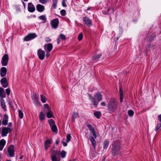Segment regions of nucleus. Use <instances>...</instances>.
I'll return each instance as SVG.
<instances>
[{
    "mask_svg": "<svg viewBox=\"0 0 161 161\" xmlns=\"http://www.w3.org/2000/svg\"><path fill=\"white\" fill-rule=\"evenodd\" d=\"M112 149L111 153L114 156L120 154L121 153V147L120 142L119 140H114L111 145Z\"/></svg>",
    "mask_w": 161,
    "mask_h": 161,
    "instance_id": "nucleus-1",
    "label": "nucleus"
},
{
    "mask_svg": "<svg viewBox=\"0 0 161 161\" xmlns=\"http://www.w3.org/2000/svg\"><path fill=\"white\" fill-rule=\"evenodd\" d=\"M89 100L95 107L97 108L99 103L103 99V96L99 92L96 93L94 97H92L91 94H88Z\"/></svg>",
    "mask_w": 161,
    "mask_h": 161,
    "instance_id": "nucleus-2",
    "label": "nucleus"
},
{
    "mask_svg": "<svg viewBox=\"0 0 161 161\" xmlns=\"http://www.w3.org/2000/svg\"><path fill=\"white\" fill-rule=\"evenodd\" d=\"M118 102L115 99L111 98L108 102L107 105V108L108 112L112 113L114 112L118 108Z\"/></svg>",
    "mask_w": 161,
    "mask_h": 161,
    "instance_id": "nucleus-3",
    "label": "nucleus"
},
{
    "mask_svg": "<svg viewBox=\"0 0 161 161\" xmlns=\"http://www.w3.org/2000/svg\"><path fill=\"white\" fill-rule=\"evenodd\" d=\"M87 127L91 133V134L92 135V136L90 137V140L92 142L93 147L95 149L96 147V142L95 139L97 137V133L94 127L91 125H87Z\"/></svg>",
    "mask_w": 161,
    "mask_h": 161,
    "instance_id": "nucleus-4",
    "label": "nucleus"
},
{
    "mask_svg": "<svg viewBox=\"0 0 161 161\" xmlns=\"http://www.w3.org/2000/svg\"><path fill=\"white\" fill-rule=\"evenodd\" d=\"M12 130L11 128L7 127H4L2 128L1 135L3 137L6 136L7 134L11 132Z\"/></svg>",
    "mask_w": 161,
    "mask_h": 161,
    "instance_id": "nucleus-5",
    "label": "nucleus"
},
{
    "mask_svg": "<svg viewBox=\"0 0 161 161\" xmlns=\"http://www.w3.org/2000/svg\"><path fill=\"white\" fill-rule=\"evenodd\" d=\"M37 36L35 33H30L24 37V40L26 41H28L36 38Z\"/></svg>",
    "mask_w": 161,
    "mask_h": 161,
    "instance_id": "nucleus-6",
    "label": "nucleus"
},
{
    "mask_svg": "<svg viewBox=\"0 0 161 161\" xmlns=\"http://www.w3.org/2000/svg\"><path fill=\"white\" fill-rule=\"evenodd\" d=\"M8 155L9 157H13L14 156V145H11L8 147Z\"/></svg>",
    "mask_w": 161,
    "mask_h": 161,
    "instance_id": "nucleus-7",
    "label": "nucleus"
},
{
    "mask_svg": "<svg viewBox=\"0 0 161 161\" xmlns=\"http://www.w3.org/2000/svg\"><path fill=\"white\" fill-rule=\"evenodd\" d=\"M8 54H4L3 57L1 62L2 66H7L8 61Z\"/></svg>",
    "mask_w": 161,
    "mask_h": 161,
    "instance_id": "nucleus-8",
    "label": "nucleus"
},
{
    "mask_svg": "<svg viewBox=\"0 0 161 161\" xmlns=\"http://www.w3.org/2000/svg\"><path fill=\"white\" fill-rule=\"evenodd\" d=\"M37 54L39 59L43 60L45 58V53L44 51L40 48L37 50Z\"/></svg>",
    "mask_w": 161,
    "mask_h": 161,
    "instance_id": "nucleus-9",
    "label": "nucleus"
},
{
    "mask_svg": "<svg viewBox=\"0 0 161 161\" xmlns=\"http://www.w3.org/2000/svg\"><path fill=\"white\" fill-rule=\"evenodd\" d=\"M52 27L54 29H56L59 24V21L58 18H55L51 21Z\"/></svg>",
    "mask_w": 161,
    "mask_h": 161,
    "instance_id": "nucleus-10",
    "label": "nucleus"
},
{
    "mask_svg": "<svg viewBox=\"0 0 161 161\" xmlns=\"http://www.w3.org/2000/svg\"><path fill=\"white\" fill-rule=\"evenodd\" d=\"M84 24L88 26H91L92 25L91 20L88 17L86 16L83 18Z\"/></svg>",
    "mask_w": 161,
    "mask_h": 161,
    "instance_id": "nucleus-11",
    "label": "nucleus"
},
{
    "mask_svg": "<svg viewBox=\"0 0 161 161\" xmlns=\"http://www.w3.org/2000/svg\"><path fill=\"white\" fill-rule=\"evenodd\" d=\"M44 49L46 52H50L53 48V45L52 43L46 44L44 46Z\"/></svg>",
    "mask_w": 161,
    "mask_h": 161,
    "instance_id": "nucleus-12",
    "label": "nucleus"
},
{
    "mask_svg": "<svg viewBox=\"0 0 161 161\" xmlns=\"http://www.w3.org/2000/svg\"><path fill=\"white\" fill-rule=\"evenodd\" d=\"M27 9L28 11L31 13H33L35 10V8L34 6L31 3H28Z\"/></svg>",
    "mask_w": 161,
    "mask_h": 161,
    "instance_id": "nucleus-13",
    "label": "nucleus"
},
{
    "mask_svg": "<svg viewBox=\"0 0 161 161\" xmlns=\"http://www.w3.org/2000/svg\"><path fill=\"white\" fill-rule=\"evenodd\" d=\"M155 35L153 32H151L148 34L147 37V41L148 42H151L153 41L154 37Z\"/></svg>",
    "mask_w": 161,
    "mask_h": 161,
    "instance_id": "nucleus-14",
    "label": "nucleus"
},
{
    "mask_svg": "<svg viewBox=\"0 0 161 161\" xmlns=\"http://www.w3.org/2000/svg\"><path fill=\"white\" fill-rule=\"evenodd\" d=\"M8 115L6 114H4L3 117L2 124L4 125H6L8 124Z\"/></svg>",
    "mask_w": 161,
    "mask_h": 161,
    "instance_id": "nucleus-15",
    "label": "nucleus"
},
{
    "mask_svg": "<svg viewBox=\"0 0 161 161\" xmlns=\"http://www.w3.org/2000/svg\"><path fill=\"white\" fill-rule=\"evenodd\" d=\"M51 143V140L47 139L44 143V150H47L49 147V145Z\"/></svg>",
    "mask_w": 161,
    "mask_h": 161,
    "instance_id": "nucleus-16",
    "label": "nucleus"
},
{
    "mask_svg": "<svg viewBox=\"0 0 161 161\" xmlns=\"http://www.w3.org/2000/svg\"><path fill=\"white\" fill-rule=\"evenodd\" d=\"M7 69L5 67H2L0 69V75L1 77H4L6 75Z\"/></svg>",
    "mask_w": 161,
    "mask_h": 161,
    "instance_id": "nucleus-17",
    "label": "nucleus"
},
{
    "mask_svg": "<svg viewBox=\"0 0 161 161\" xmlns=\"http://www.w3.org/2000/svg\"><path fill=\"white\" fill-rule=\"evenodd\" d=\"M36 10L39 12H43L45 9L44 6L40 4H38L36 6Z\"/></svg>",
    "mask_w": 161,
    "mask_h": 161,
    "instance_id": "nucleus-18",
    "label": "nucleus"
},
{
    "mask_svg": "<svg viewBox=\"0 0 161 161\" xmlns=\"http://www.w3.org/2000/svg\"><path fill=\"white\" fill-rule=\"evenodd\" d=\"M6 143V142L4 139L0 141V151H2Z\"/></svg>",
    "mask_w": 161,
    "mask_h": 161,
    "instance_id": "nucleus-19",
    "label": "nucleus"
},
{
    "mask_svg": "<svg viewBox=\"0 0 161 161\" xmlns=\"http://www.w3.org/2000/svg\"><path fill=\"white\" fill-rule=\"evenodd\" d=\"M119 92L120 94V101L121 103H122L123 102V94L122 87H120Z\"/></svg>",
    "mask_w": 161,
    "mask_h": 161,
    "instance_id": "nucleus-20",
    "label": "nucleus"
},
{
    "mask_svg": "<svg viewBox=\"0 0 161 161\" xmlns=\"http://www.w3.org/2000/svg\"><path fill=\"white\" fill-rule=\"evenodd\" d=\"M102 54L99 53L98 54H96L92 57V60L93 61H97L101 56Z\"/></svg>",
    "mask_w": 161,
    "mask_h": 161,
    "instance_id": "nucleus-21",
    "label": "nucleus"
},
{
    "mask_svg": "<svg viewBox=\"0 0 161 161\" xmlns=\"http://www.w3.org/2000/svg\"><path fill=\"white\" fill-rule=\"evenodd\" d=\"M47 113V116L48 118L53 117V114L51 109H49Z\"/></svg>",
    "mask_w": 161,
    "mask_h": 161,
    "instance_id": "nucleus-22",
    "label": "nucleus"
},
{
    "mask_svg": "<svg viewBox=\"0 0 161 161\" xmlns=\"http://www.w3.org/2000/svg\"><path fill=\"white\" fill-rule=\"evenodd\" d=\"M109 142L108 141L105 140L104 141L103 145V149H107L108 147V146L109 145Z\"/></svg>",
    "mask_w": 161,
    "mask_h": 161,
    "instance_id": "nucleus-23",
    "label": "nucleus"
},
{
    "mask_svg": "<svg viewBox=\"0 0 161 161\" xmlns=\"http://www.w3.org/2000/svg\"><path fill=\"white\" fill-rule=\"evenodd\" d=\"M1 105L2 108L4 109L6 108V106L4 100L3 98H1Z\"/></svg>",
    "mask_w": 161,
    "mask_h": 161,
    "instance_id": "nucleus-24",
    "label": "nucleus"
},
{
    "mask_svg": "<svg viewBox=\"0 0 161 161\" xmlns=\"http://www.w3.org/2000/svg\"><path fill=\"white\" fill-rule=\"evenodd\" d=\"M94 115L95 116L97 119L100 118L101 115V113L99 111H96L94 113Z\"/></svg>",
    "mask_w": 161,
    "mask_h": 161,
    "instance_id": "nucleus-25",
    "label": "nucleus"
},
{
    "mask_svg": "<svg viewBox=\"0 0 161 161\" xmlns=\"http://www.w3.org/2000/svg\"><path fill=\"white\" fill-rule=\"evenodd\" d=\"M39 119L41 120H43L45 119V116L42 112H41L39 115Z\"/></svg>",
    "mask_w": 161,
    "mask_h": 161,
    "instance_id": "nucleus-26",
    "label": "nucleus"
},
{
    "mask_svg": "<svg viewBox=\"0 0 161 161\" xmlns=\"http://www.w3.org/2000/svg\"><path fill=\"white\" fill-rule=\"evenodd\" d=\"M48 121L50 127L55 125L54 121L52 119H48Z\"/></svg>",
    "mask_w": 161,
    "mask_h": 161,
    "instance_id": "nucleus-27",
    "label": "nucleus"
},
{
    "mask_svg": "<svg viewBox=\"0 0 161 161\" xmlns=\"http://www.w3.org/2000/svg\"><path fill=\"white\" fill-rule=\"evenodd\" d=\"M78 115V113L77 112H74L73 113L72 119H73V122H74L75 119H76Z\"/></svg>",
    "mask_w": 161,
    "mask_h": 161,
    "instance_id": "nucleus-28",
    "label": "nucleus"
},
{
    "mask_svg": "<svg viewBox=\"0 0 161 161\" xmlns=\"http://www.w3.org/2000/svg\"><path fill=\"white\" fill-rule=\"evenodd\" d=\"M58 2L57 0H53V5L52 8L53 9H55L57 7V4Z\"/></svg>",
    "mask_w": 161,
    "mask_h": 161,
    "instance_id": "nucleus-29",
    "label": "nucleus"
},
{
    "mask_svg": "<svg viewBox=\"0 0 161 161\" xmlns=\"http://www.w3.org/2000/svg\"><path fill=\"white\" fill-rule=\"evenodd\" d=\"M52 161H60L59 158H57L56 156L52 155L51 158Z\"/></svg>",
    "mask_w": 161,
    "mask_h": 161,
    "instance_id": "nucleus-30",
    "label": "nucleus"
},
{
    "mask_svg": "<svg viewBox=\"0 0 161 161\" xmlns=\"http://www.w3.org/2000/svg\"><path fill=\"white\" fill-rule=\"evenodd\" d=\"M39 18L40 19L43 20L44 21L43 23H45L46 22V21L47 19L45 15H42L41 16H40L39 17Z\"/></svg>",
    "mask_w": 161,
    "mask_h": 161,
    "instance_id": "nucleus-31",
    "label": "nucleus"
},
{
    "mask_svg": "<svg viewBox=\"0 0 161 161\" xmlns=\"http://www.w3.org/2000/svg\"><path fill=\"white\" fill-rule=\"evenodd\" d=\"M52 130L53 132H56L57 131V129L56 125H55L50 127Z\"/></svg>",
    "mask_w": 161,
    "mask_h": 161,
    "instance_id": "nucleus-32",
    "label": "nucleus"
},
{
    "mask_svg": "<svg viewBox=\"0 0 161 161\" xmlns=\"http://www.w3.org/2000/svg\"><path fill=\"white\" fill-rule=\"evenodd\" d=\"M19 118L20 119H22L23 118V113L21 110H19Z\"/></svg>",
    "mask_w": 161,
    "mask_h": 161,
    "instance_id": "nucleus-33",
    "label": "nucleus"
},
{
    "mask_svg": "<svg viewBox=\"0 0 161 161\" xmlns=\"http://www.w3.org/2000/svg\"><path fill=\"white\" fill-rule=\"evenodd\" d=\"M44 107L45 109H46V110H44V112H46V111L47 110H49V109H50V108H49V105L47 104H45L44 105Z\"/></svg>",
    "mask_w": 161,
    "mask_h": 161,
    "instance_id": "nucleus-34",
    "label": "nucleus"
},
{
    "mask_svg": "<svg viewBox=\"0 0 161 161\" xmlns=\"http://www.w3.org/2000/svg\"><path fill=\"white\" fill-rule=\"evenodd\" d=\"M66 155V152L62 150L61 154V157L62 158H64L65 157Z\"/></svg>",
    "mask_w": 161,
    "mask_h": 161,
    "instance_id": "nucleus-35",
    "label": "nucleus"
},
{
    "mask_svg": "<svg viewBox=\"0 0 161 161\" xmlns=\"http://www.w3.org/2000/svg\"><path fill=\"white\" fill-rule=\"evenodd\" d=\"M41 100L43 103H45L46 102V98L43 95H41Z\"/></svg>",
    "mask_w": 161,
    "mask_h": 161,
    "instance_id": "nucleus-36",
    "label": "nucleus"
},
{
    "mask_svg": "<svg viewBox=\"0 0 161 161\" xmlns=\"http://www.w3.org/2000/svg\"><path fill=\"white\" fill-rule=\"evenodd\" d=\"M161 126V123L159 122L155 128V131L157 132Z\"/></svg>",
    "mask_w": 161,
    "mask_h": 161,
    "instance_id": "nucleus-37",
    "label": "nucleus"
},
{
    "mask_svg": "<svg viewBox=\"0 0 161 161\" xmlns=\"http://www.w3.org/2000/svg\"><path fill=\"white\" fill-rule=\"evenodd\" d=\"M0 82L1 84H3L7 82L6 78L4 77L3 78L0 80Z\"/></svg>",
    "mask_w": 161,
    "mask_h": 161,
    "instance_id": "nucleus-38",
    "label": "nucleus"
},
{
    "mask_svg": "<svg viewBox=\"0 0 161 161\" xmlns=\"http://www.w3.org/2000/svg\"><path fill=\"white\" fill-rule=\"evenodd\" d=\"M83 35L82 33H80L78 35V39L79 41H80L82 40L83 38Z\"/></svg>",
    "mask_w": 161,
    "mask_h": 161,
    "instance_id": "nucleus-39",
    "label": "nucleus"
},
{
    "mask_svg": "<svg viewBox=\"0 0 161 161\" xmlns=\"http://www.w3.org/2000/svg\"><path fill=\"white\" fill-rule=\"evenodd\" d=\"M71 136L70 134H68L66 137L67 142H69L71 140Z\"/></svg>",
    "mask_w": 161,
    "mask_h": 161,
    "instance_id": "nucleus-40",
    "label": "nucleus"
},
{
    "mask_svg": "<svg viewBox=\"0 0 161 161\" xmlns=\"http://www.w3.org/2000/svg\"><path fill=\"white\" fill-rule=\"evenodd\" d=\"M134 114V112L132 110H130L128 111V114L130 116H132Z\"/></svg>",
    "mask_w": 161,
    "mask_h": 161,
    "instance_id": "nucleus-41",
    "label": "nucleus"
},
{
    "mask_svg": "<svg viewBox=\"0 0 161 161\" xmlns=\"http://www.w3.org/2000/svg\"><path fill=\"white\" fill-rule=\"evenodd\" d=\"M61 14L63 16H64L66 14V11L64 9H62L60 11Z\"/></svg>",
    "mask_w": 161,
    "mask_h": 161,
    "instance_id": "nucleus-42",
    "label": "nucleus"
},
{
    "mask_svg": "<svg viewBox=\"0 0 161 161\" xmlns=\"http://www.w3.org/2000/svg\"><path fill=\"white\" fill-rule=\"evenodd\" d=\"M59 38L62 40H65V36L63 34H61L60 35Z\"/></svg>",
    "mask_w": 161,
    "mask_h": 161,
    "instance_id": "nucleus-43",
    "label": "nucleus"
},
{
    "mask_svg": "<svg viewBox=\"0 0 161 161\" xmlns=\"http://www.w3.org/2000/svg\"><path fill=\"white\" fill-rule=\"evenodd\" d=\"M62 5L64 7H67V5L66 4L65 0H63L62 3Z\"/></svg>",
    "mask_w": 161,
    "mask_h": 161,
    "instance_id": "nucleus-44",
    "label": "nucleus"
},
{
    "mask_svg": "<svg viewBox=\"0 0 161 161\" xmlns=\"http://www.w3.org/2000/svg\"><path fill=\"white\" fill-rule=\"evenodd\" d=\"M45 41L46 42H50L51 41V39L49 37H46L45 38Z\"/></svg>",
    "mask_w": 161,
    "mask_h": 161,
    "instance_id": "nucleus-45",
    "label": "nucleus"
},
{
    "mask_svg": "<svg viewBox=\"0 0 161 161\" xmlns=\"http://www.w3.org/2000/svg\"><path fill=\"white\" fill-rule=\"evenodd\" d=\"M57 152V151L55 150H53L52 151V155H54V156H56V155L58 154Z\"/></svg>",
    "mask_w": 161,
    "mask_h": 161,
    "instance_id": "nucleus-46",
    "label": "nucleus"
},
{
    "mask_svg": "<svg viewBox=\"0 0 161 161\" xmlns=\"http://www.w3.org/2000/svg\"><path fill=\"white\" fill-rule=\"evenodd\" d=\"M3 87L4 88L7 87L8 86V83L7 82L1 84Z\"/></svg>",
    "mask_w": 161,
    "mask_h": 161,
    "instance_id": "nucleus-47",
    "label": "nucleus"
},
{
    "mask_svg": "<svg viewBox=\"0 0 161 161\" xmlns=\"http://www.w3.org/2000/svg\"><path fill=\"white\" fill-rule=\"evenodd\" d=\"M40 2L44 4L47 2L48 0H39Z\"/></svg>",
    "mask_w": 161,
    "mask_h": 161,
    "instance_id": "nucleus-48",
    "label": "nucleus"
},
{
    "mask_svg": "<svg viewBox=\"0 0 161 161\" xmlns=\"http://www.w3.org/2000/svg\"><path fill=\"white\" fill-rule=\"evenodd\" d=\"M6 92L7 95L9 96L10 95V90L9 88H7L6 89Z\"/></svg>",
    "mask_w": 161,
    "mask_h": 161,
    "instance_id": "nucleus-49",
    "label": "nucleus"
},
{
    "mask_svg": "<svg viewBox=\"0 0 161 161\" xmlns=\"http://www.w3.org/2000/svg\"><path fill=\"white\" fill-rule=\"evenodd\" d=\"M0 97L1 98H5L6 97L5 93L4 92L2 94H0Z\"/></svg>",
    "mask_w": 161,
    "mask_h": 161,
    "instance_id": "nucleus-50",
    "label": "nucleus"
},
{
    "mask_svg": "<svg viewBox=\"0 0 161 161\" xmlns=\"http://www.w3.org/2000/svg\"><path fill=\"white\" fill-rule=\"evenodd\" d=\"M111 8H108L107 10V12L106 14H110L111 13Z\"/></svg>",
    "mask_w": 161,
    "mask_h": 161,
    "instance_id": "nucleus-51",
    "label": "nucleus"
},
{
    "mask_svg": "<svg viewBox=\"0 0 161 161\" xmlns=\"http://www.w3.org/2000/svg\"><path fill=\"white\" fill-rule=\"evenodd\" d=\"M5 92L3 89L2 87L0 88V94Z\"/></svg>",
    "mask_w": 161,
    "mask_h": 161,
    "instance_id": "nucleus-52",
    "label": "nucleus"
},
{
    "mask_svg": "<svg viewBox=\"0 0 161 161\" xmlns=\"http://www.w3.org/2000/svg\"><path fill=\"white\" fill-rule=\"evenodd\" d=\"M59 142V138H58L55 141V143L57 144H58Z\"/></svg>",
    "mask_w": 161,
    "mask_h": 161,
    "instance_id": "nucleus-53",
    "label": "nucleus"
},
{
    "mask_svg": "<svg viewBox=\"0 0 161 161\" xmlns=\"http://www.w3.org/2000/svg\"><path fill=\"white\" fill-rule=\"evenodd\" d=\"M158 118L160 123H161V114L158 115Z\"/></svg>",
    "mask_w": 161,
    "mask_h": 161,
    "instance_id": "nucleus-54",
    "label": "nucleus"
},
{
    "mask_svg": "<svg viewBox=\"0 0 161 161\" xmlns=\"http://www.w3.org/2000/svg\"><path fill=\"white\" fill-rule=\"evenodd\" d=\"M101 105L102 106H105L106 105V103L104 102H102L101 103Z\"/></svg>",
    "mask_w": 161,
    "mask_h": 161,
    "instance_id": "nucleus-55",
    "label": "nucleus"
},
{
    "mask_svg": "<svg viewBox=\"0 0 161 161\" xmlns=\"http://www.w3.org/2000/svg\"><path fill=\"white\" fill-rule=\"evenodd\" d=\"M62 143L64 146L66 147L67 145V143L64 142L62 141Z\"/></svg>",
    "mask_w": 161,
    "mask_h": 161,
    "instance_id": "nucleus-56",
    "label": "nucleus"
},
{
    "mask_svg": "<svg viewBox=\"0 0 161 161\" xmlns=\"http://www.w3.org/2000/svg\"><path fill=\"white\" fill-rule=\"evenodd\" d=\"M47 52V53L46 54V56L47 58H48L50 55V54L49 53L50 52Z\"/></svg>",
    "mask_w": 161,
    "mask_h": 161,
    "instance_id": "nucleus-57",
    "label": "nucleus"
},
{
    "mask_svg": "<svg viewBox=\"0 0 161 161\" xmlns=\"http://www.w3.org/2000/svg\"><path fill=\"white\" fill-rule=\"evenodd\" d=\"M33 98H34V99L36 101H37V100H38V98H37V97H36V95H34L33 96Z\"/></svg>",
    "mask_w": 161,
    "mask_h": 161,
    "instance_id": "nucleus-58",
    "label": "nucleus"
},
{
    "mask_svg": "<svg viewBox=\"0 0 161 161\" xmlns=\"http://www.w3.org/2000/svg\"><path fill=\"white\" fill-rule=\"evenodd\" d=\"M12 124L11 122H10L8 124V126L9 127H10L12 126Z\"/></svg>",
    "mask_w": 161,
    "mask_h": 161,
    "instance_id": "nucleus-59",
    "label": "nucleus"
},
{
    "mask_svg": "<svg viewBox=\"0 0 161 161\" xmlns=\"http://www.w3.org/2000/svg\"><path fill=\"white\" fill-rule=\"evenodd\" d=\"M57 42L58 44H59L60 42V39L59 38H57Z\"/></svg>",
    "mask_w": 161,
    "mask_h": 161,
    "instance_id": "nucleus-60",
    "label": "nucleus"
},
{
    "mask_svg": "<svg viewBox=\"0 0 161 161\" xmlns=\"http://www.w3.org/2000/svg\"><path fill=\"white\" fill-rule=\"evenodd\" d=\"M111 13H114V9L113 8H111Z\"/></svg>",
    "mask_w": 161,
    "mask_h": 161,
    "instance_id": "nucleus-61",
    "label": "nucleus"
},
{
    "mask_svg": "<svg viewBox=\"0 0 161 161\" xmlns=\"http://www.w3.org/2000/svg\"><path fill=\"white\" fill-rule=\"evenodd\" d=\"M2 157H3L2 154L1 153H0V159L2 158Z\"/></svg>",
    "mask_w": 161,
    "mask_h": 161,
    "instance_id": "nucleus-62",
    "label": "nucleus"
},
{
    "mask_svg": "<svg viewBox=\"0 0 161 161\" xmlns=\"http://www.w3.org/2000/svg\"><path fill=\"white\" fill-rule=\"evenodd\" d=\"M23 155H21L19 158V159H22L23 158Z\"/></svg>",
    "mask_w": 161,
    "mask_h": 161,
    "instance_id": "nucleus-63",
    "label": "nucleus"
},
{
    "mask_svg": "<svg viewBox=\"0 0 161 161\" xmlns=\"http://www.w3.org/2000/svg\"><path fill=\"white\" fill-rule=\"evenodd\" d=\"M22 3H23V5L24 6V7L25 8V3L23 1H22Z\"/></svg>",
    "mask_w": 161,
    "mask_h": 161,
    "instance_id": "nucleus-64",
    "label": "nucleus"
}]
</instances>
